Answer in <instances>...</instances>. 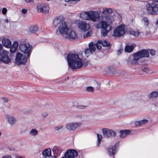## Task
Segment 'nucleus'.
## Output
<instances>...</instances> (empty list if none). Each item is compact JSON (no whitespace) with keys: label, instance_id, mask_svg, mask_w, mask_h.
Masks as SVG:
<instances>
[{"label":"nucleus","instance_id":"obj_1","mask_svg":"<svg viewBox=\"0 0 158 158\" xmlns=\"http://www.w3.org/2000/svg\"><path fill=\"white\" fill-rule=\"evenodd\" d=\"M67 59L69 66L72 69H79L83 65L82 59L77 54L69 53L67 56Z\"/></svg>","mask_w":158,"mask_h":158},{"label":"nucleus","instance_id":"obj_2","mask_svg":"<svg viewBox=\"0 0 158 158\" xmlns=\"http://www.w3.org/2000/svg\"><path fill=\"white\" fill-rule=\"evenodd\" d=\"M52 26L54 28H56L58 26L57 33H59L64 36L69 28L68 27L66 22L61 20V17L60 16L56 17L54 19Z\"/></svg>","mask_w":158,"mask_h":158},{"label":"nucleus","instance_id":"obj_3","mask_svg":"<svg viewBox=\"0 0 158 158\" xmlns=\"http://www.w3.org/2000/svg\"><path fill=\"white\" fill-rule=\"evenodd\" d=\"M113 12L111 8L104 7L103 8L102 13V20H105L109 23H112L114 20V17L109 15Z\"/></svg>","mask_w":158,"mask_h":158},{"label":"nucleus","instance_id":"obj_4","mask_svg":"<svg viewBox=\"0 0 158 158\" xmlns=\"http://www.w3.org/2000/svg\"><path fill=\"white\" fill-rule=\"evenodd\" d=\"M148 13L151 15L158 14V7L157 6L156 2L152 1L148 2L146 6Z\"/></svg>","mask_w":158,"mask_h":158},{"label":"nucleus","instance_id":"obj_5","mask_svg":"<svg viewBox=\"0 0 158 158\" xmlns=\"http://www.w3.org/2000/svg\"><path fill=\"white\" fill-rule=\"evenodd\" d=\"M126 32L125 26L124 24H122L117 27L114 30V35L115 36L120 37L124 35Z\"/></svg>","mask_w":158,"mask_h":158},{"label":"nucleus","instance_id":"obj_6","mask_svg":"<svg viewBox=\"0 0 158 158\" xmlns=\"http://www.w3.org/2000/svg\"><path fill=\"white\" fill-rule=\"evenodd\" d=\"M31 48L32 46L28 43L23 44L19 45V49L20 51L27 54L28 57L31 54Z\"/></svg>","mask_w":158,"mask_h":158},{"label":"nucleus","instance_id":"obj_7","mask_svg":"<svg viewBox=\"0 0 158 158\" xmlns=\"http://www.w3.org/2000/svg\"><path fill=\"white\" fill-rule=\"evenodd\" d=\"M82 125V123L81 122H71L67 123L65 125V127L69 131H73L81 127Z\"/></svg>","mask_w":158,"mask_h":158},{"label":"nucleus","instance_id":"obj_8","mask_svg":"<svg viewBox=\"0 0 158 158\" xmlns=\"http://www.w3.org/2000/svg\"><path fill=\"white\" fill-rule=\"evenodd\" d=\"M133 56L135 59L139 60L143 57H148L149 52L145 49H143L134 53Z\"/></svg>","mask_w":158,"mask_h":158},{"label":"nucleus","instance_id":"obj_9","mask_svg":"<svg viewBox=\"0 0 158 158\" xmlns=\"http://www.w3.org/2000/svg\"><path fill=\"white\" fill-rule=\"evenodd\" d=\"M8 52L6 51L3 50L0 52V59L1 61L6 64L10 63L11 61V59L8 56Z\"/></svg>","mask_w":158,"mask_h":158},{"label":"nucleus","instance_id":"obj_10","mask_svg":"<svg viewBox=\"0 0 158 158\" xmlns=\"http://www.w3.org/2000/svg\"><path fill=\"white\" fill-rule=\"evenodd\" d=\"M103 135L104 137L109 138L114 137L116 135V133L113 130L106 128H103L102 130Z\"/></svg>","mask_w":158,"mask_h":158},{"label":"nucleus","instance_id":"obj_11","mask_svg":"<svg viewBox=\"0 0 158 158\" xmlns=\"http://www.w3.org/2000/svg\"><path fill=\"white\" fill-rule=\"evenodd\" d=\"M89 20L95 22L98 21L100 18L99 13L97 12L92 10L89 11Z\"/></svg>","mask_w":158,"mask_h":158},{"label":"nucleus","instance_id":"obj_12","mask_svg":"<svg viewBox=\"0 0 158 158\" xmlns=\"http://www.w3.org/2000/svg\"><path fill=\"white\" fill-rule=\"evenodd\" d=\"M15 63L17 65L23 64L27 62L26 56L20 53H17L15 58Z\"/></svg>","mask_w":158,"mask_h":158},{"label":"nucleus","instance_id":"obj_13","mask_svg":"<svg viewBox=\"0 0 158 158\" xmlns=\"http://www.w3.org/2000/svg\"><path fill=\"white\" fill-rule=\"evenodd\" d=\"M78 155L77 152L74 149H69L60 158H74Z\"/></svg>","mask_w":158,"mask_h":158},{"label":"nucleus","instance_id":"obj_14","mask_svg":"<svg viewBox=\"0 0 158 158\" xmlns=\"http://www.w3.org/2000/svg\"><path fill=\"white\" fill-rule=\"evenodd\" d=\"M64 36L69 39H75L77 38V35L74 30L69 28Z\"/></svg>","mask_w":158,"mask_h":158},{"label":"nucleus","instance_id":"obj_15","mask_svg":"<svg viewBox=\"0 0 158 158\" xmlns=\"http://www.w3.org/2000/svg\"><path fill=\"white\" fill-rule=\"evenodd\" d=\"M37 10L38 12L45 13L48 12L49 10V7L46 4L39 3L37 5Z\"/></svg>","mask_w":158,"mask_h":158},{"label":"nucleus","instance_id":"obj_16","mask_svg":"<svg viewBox=\"0 0 158 158\" xmlns=\"http://www.w3.org/2000/svg\"><path fill=\"white\" fill-rule=\"evenodd\" d=\"M77 26L79 28L83 31H88L90 28L89 24L83 21H81L77 24Z\"/></svg>","mask_w":158,"mask_h":158},{"label":"nucleus","instance_id":"obj_17","mask_svg":"<svg viewBox=\"0 0 158 158\" xmlns=\"http://www.w3.org/2000/svg\"><path fill=\"white\" fill-rule=\"evenodd\" d=\"M41 158H56V156H52L51 149L48 148L44 150L42 152Z\"/></svg>","mask_w":158,"mask_h":158},{"label":"nucleus","instance_id":"obj_18","mask_svg":"<svg viewBox=\"0 0 158 158\" xmlns=\"http://www.w3.org/2000/svg\"><path fill=\"white\" fill-rule=\"evenodd\" d=\"M107 23H108L109 24H110L106 20H103L98 23L96 25V27L97 28H107L108 29H109V28H111V27L109 25H108L107 24Z\"/></svg>","mask_w":158,"mask_h":158},{"label":"nucleus","instance_id":"obj_19","mask_svg":"<svg viewBox=\"0 0 158 158\" xmlns=\"http://www.w3.org/2000/svg\"><path fill=\"white\" fill-rule=\"evenodd\" d=\"M101 45L103 47H109L110 44V43L107 42L106 40L102 41L100 40H98L97 43L95 44V46L99 49H101L102 48Z\"/></svg>","mask_w":158,"mask_h":158},{"label":"nucleus","instance_id":"obj_20","mask_svg":"<svg viewBox=\"0 0 158 158\" xmlns=\"http://www.w3.org/2000/svg\"><path fill=\"white\" fill-rule=\"evenodd\" d=\"M3 46L7 48H10L12 45V42L10 40L7 38H4L2 40Z\"/></svg>","mask_w":158,"mask_h":158},{"label":"nucleus","instance_id":"obj_21","mask_svg":"<svg viewBox=\"0 0 158 158\" xmlns=\"http://www.w3.org/2000/svg\"><path fill=\"white\" fill-rule=\"evenodd\" d=\"M6 119L8 123L10 125H14L17 122L15 118L12 115H7L6 117Z\"/></svg>","mask_w":158,"mask_h":158},{"label":"nucleus","instance_id":"obj_22","mask_svg":"<svg viewBox=\"0 0 158 158\" xmlns=\"http://www.w3.org/2000/svg\"><path fill=\"white\" fill-rule=\"evenodd\" d=\"M52 150L53 152L54 156H56V158L57 156H60L62 152L61 148L56 146H54L53 147Z\"/></svg>","mask_w":158,"mask_h":158},{"label":"nucleus","instance_id":"obj_23","mask_svg":"<svg viewBox=\"0 0 158 158\" xmlns=\"http://www.w3.org/2000/svg\"><path fill=\"white\" fill-rule=\"evenodd\" d=\"M38 27L36 25H31L28 28V30L29 32L32 34L35 33L38 30Z\"/></svg>","mask_w":158,"mask_h":158},{"label":"nucleus","instance_id":"obj_24","mask_svg":"<svg viewBox=\"0 0 158 158\" xmlns=\"http://www.w3.org/2000/svg\"><path fill=\"white\" fill-rule=\"evenodd\" d=\"M89 11H82L80 13V18L83 20H89Z\"/></svg>","mask_w":158,"mask_h":158},{"label":"nucleus","instance_id":"obj_25","mask_svg":"<svg viewBox=\"0 0 158 158\" xmlns=\"http://www.w3.org/2000/svg\"><path fill=\"white\" fill-rule=\"evenodd\" d=\"M119 136L121 138H124L126 137L128 135L130 134L131 132L128 130H121L119 131Z\"/></svg>","mask_w":158,"mask_h":158},{"label":"nucleus","instance_id":"obj_26","mask_svg":"<svg viewBox=\"0 0 158 158\" xmlns=\"http://www.w3.org/2000/svg\"><path fill=\"white\" fill-rule=\"evenodd\" d=\"M18 46V43L17 41H15L12 45L10 48V51L11 53H13L15 52L17 50Z\"/></svg>","mask_w":158,"mask_h":158},{"label":"nucleus","instance_id":"obj_27","mask_svg":"<svg viewBox=\"0 0 158 158\" xmlns=\"http://www.w3.org/2000/svg\"><path fill=\"white\" fill-rule=\"evenodd\" d=\"M148 97L149 98H156L158 97V92L157 91H152L148 95Z\"/></svg>","mask_w":158,"mask_h":158},{"label":"nucleus","instance_id":"obj_28","mask_svg":"<svg viewBox=\"0 0 158 158\" xmlns=\"http://www.w3.org/2000/svg\"><path fill=\"white\" fill-rule=\"evenodd\" d=\"M115 147L111 146L108 149V152L110 156H113L115 153Z\"/></svg>","mask_w":158,"mask_h":158},{"label":"nucleus","instance_id":"obj_29","mask_svg":"<svg viewBox=\"0 0 158 158\" xmlns=\"http://www.w3.org/2000/svg\"><path fill=\"white\" fill-rule=\"evenodd\" d=\"M111 28H109V29L107 28L102 29L101 30V34L103 36H106L108 32L111 30Z\"/></svg>","mask_w":158,"mask_h":158},{"label":"nucleus","instance_id":"obj_30","mask_svg":"<svg viewBox=\"0 0 158 158\" xmlns=\"http://www.w3.org/2000/svg\"><path fill=\"white\" fill-rule=\"evenodd\" d=\"M148 121L147 119H143L139 121L135 122V124L136 126L141 125L147 123Z\"/></svg>","mask_w":158,"mask_h":158},{"label":"nucleus","instance_id":"obj_31","mask_svg":"<svg viewBox=\"0 0 158 158\" xmlns=\"http://www.w3.org/2000/svg\"><path fill=\"white\" fill-rule=\"evenodd\" d=\"M30 135L32 136H36L38 134V131L35 129H32L29 131Z\"/></svg>","mask_w":158,"mask_h":158},{"label":"nucleus","instance_id":"obj_32","mask_svg":"<svg viewBox=\"0 0 158 158\" xmlns=\"http://www.w3.org/2000/svg\"><path fill=\"white\" fill-rule=\"evenodd\" d=\"M129 33L135 37L138 36L139 34V32L137 30L134 31L133 30H131L129 31Z\"/></svg>","mask_w":158,"mask_h":158},{"label":"nucleus","instance_id":"obj_33","mask_svg":"<svg viewBox=\"0 0 158 158\" xmlns=\"http://www.w3.org/2000/svg\"><path fill=\"white\" fill-rule=\"evenodd\" d=\"M134 47L132 45H128L125 47V50L126 52H132L134 49Z\"/></svg>","mask_w":158,"mask_h":158},{"label":"nucleus","instance_id":"obj_34","mask_svg":"<svg viewBox=\"0 0 158 158\" xmlns=\"http://www.w3.org/2000/svg\"><path fill=\"white\" fill-rule=\"evenodd\" d=\"M89 47L91 51L93 52H94L96 49V47H97L94 44L93 42H90L89 44Z\"/></svg>","mask_w":158,"mask_h":158},{"label":"nucleus","instance_id":"obj_35","mask_svg":"<svg viewBox=\"0 0 158 158\" xmlns=\"http://www.w3.org/2000/svg\"><path fill=\"white\" fill-rule=\"evenodd\" d=\"M97 137L98 139L97 145L99 146L100 144L102 139V136L101 134H97Z\"/></svg>","mask_w":158,"mask_h":158},{"label":"nucleus","instance_id":"obj_36","mask_svg":"<svg viewBox=\"0 0 158 158\" xmlns=\"http://www.w3.org/2000/svg\"><path fill=\"white\" fill-rule=\"evenodd\" d=\"M86 107V106H84L80 105H77L76 106L77 108L80 110H84Z\"/></svg>","mask_w":158,"mask_h":158},{"label":"nucleus","instance_id":"obj_37","mask_svg":"<svg viewBox=\"0 0 158 158\" xmlns=\"http://www.w3.org/2000/svg\"><path fill=\"white\" fill-rule=\"evenodd\" d=\"M92 53V52L91 51L89 48H87L85 50V53L87 56H88L89 55L91 54Z\"/></svg>","mask_w":158,"mask_h":158},{"label":"nucleus","instance_id":"obj_38","mask_svg":"<svg viewBox=\"0 0 158 158\" xmlns=\"http://www.w3.org/2000/svg\"><path fill=\"white\" fill-rule=\"evenodd\" d=\"M143 21L144 22V24L146 26H148L149 24L148 20V18H144L142 19Z\"/></svg>","mask_w":158,"mask_h":158},{"label":"nucleus","instance_id":"obj_39","mask_svg":"<svg viewBox=\"0 0 158 158\" xmlns=\"http://www.w3.org/2000/svg\"><path fill=\"white\" fill-rule=\"evenodd\" d=\"M63 127V126L62 125H60L57 126H56L54 127V129L55 130L58 131L60 129H62Z\"/></svg>","mask_w":158,"mask_h":158},{"label":"nucleus","instance_id":"obj_40","mask_svg":"<svg viewBox=\"0 0 158 158\" xmlns=\"http://www.w3.org/2000/svg\"><path fill=\"white\" fill-rule=\"evenodd\" d=\"M86 90L89 92H92L93 91L94 88L92 86H88L86 88Z\"/></svg>","mask_w":158,"mask_h":158},{"label":"nucleus","instance_id":"obj_41","mask_svg":"<svg viewBox=\"0 0 158 158\" xmlns=\"http://www.w3.org/2000/svg\"><path fill=\"white\" fill-rule=\"evenodd\" d=\"M1 99L5 103H6L8 101V99L7 98L5 97H2Z\"/></svg>","mask_w":158,"mask_h":158},{"label":"nucleus","instance_id":"obj_42","mask_svg":"<svg viewBox=\"0 0 158 158\" xmlns=\"http://www.w3.org/2000/svg\"><path fill=\"white\" fill-rule=\"evenodd\" d=\"M149 52L153 56L155 55V51L153 49H151L149 50Z\"/></svg>","mask_w":158,"mask_h":158},{"label":"nucleus","instance_id":"obj_43","mask_svg":"<svg viewBox=\"0 0 158 158\" xmlns=\"http://www.w3.org/2000/svg\"><path fill=\"white\" fill-rule=\"evenodd\" d=\"M91 34V32L90 31H88L86 34L85 35V37H87L90 36Z\"/></svg>","mask_w":158,"mask_h":158},{"label":"nucleus","instance_id":"obj_44","mask_svg":"<svg viewBox=\"0 0 158 158\" xmlns=\"http://www.w3.org/2000/svg\"><path fill=\"white\" fill-rule=\"evenodd\" d=\"M7 11V9L5 8H3L2 10V13L3 14L5 15Z\"/></svg>","mask_w":158,"mask_h":158},{"label":"nucleus","instance_id":"obj_45","mask_svg":"<svg viewBox=\"0 0 158 158\" xmlns=\"http://www.w3.org/2000/svg\"><path fill=\"white\" fill-rule=\"evenodd\" d=\"M136 60L134 58V59H133V60L131 62L132 64H136L137 62V60Z\"/></svg>","mask_w":158,"mask_h":158},{"label":"nucleus","instance_id":"obj_46","mask_svg":"<svg viewBox=\"0 0 158 158\" xmlns=\"http://www.w3.org/2000/svg\"><path fill=\"white\" fill-rule=\"evenodd\" d=\"M115 16H116L118 18H121L122 16L120 14H118L117 13H116L115 14Z\"/></svg>","mask_w":158,"mask_h":158},{"label":"nucleus","instance_id":"obj_47","mask_svg":"<svg viewBox=\"0 0 158 158\" xmlns=\"http://www.w3.org/2000/svg\"><path fill=\"white\" fill-rule=\"evenodd\" d=\"M27 10L25 9H23L22 10V12L23 14H25L27 12Z\"/></svg>","mask_w":158,"mask_h":158},{"label":"nucleus","instance_id":"obj_48","mask_svg":"<svg viewBox=\"0 0 158 158\" xmlns=\"http://www.w3.org/2000/svg\"><path fill=\"white\" fill-rule=\"evenodd\" d=\"M4 157L5 158H11V156L9 155H6Z\"/></svg>","mask_w":158,"mask_h":158},{"label":"nucleus","instance_id":"obj_49","mask_svg":"<svg viewBox=\"0 0 158 158\" xmlns=\"http://www.w3.org/2000/svg\"><path fill=\"white\" fill-rule=\"evenodd\" d=\"M122 49H119L117 51L118 54H119L121 53V52H122Z\"/></svg>","mask_w":158,"mask_h":158},{"label":"nucleus","instance_id":"obj_50","mask_svg":"<svg viewBox=\"0 0 158 158\" xmlns=\"http://www.w3.org/2000/svg\"><path fill=\"white\" fill-rule=\"evenodd\" d=\"M26 2L27 3H29L30 2H32L33 0H25Z\"/></svg>","mask_w":158,"mask_h":158},{"label":"nucleus","instance_id":"obj_51","mask_svg":"<svg viewBox=\"0 0 158 158\" xmlns=\"http://www.w3.org/2000/svg\"><path fill=\"white\" fill-rule=\"evenodd\" d=\"M42 115L44 116H46L48 115V114L47 113L43 114Z\"/></svg>","mask_w":158,"mask_h":158},{"label":"nucleus","instance_id":"obj_52","mask_svg":"<svg viewBox=\"0 0 158 158\" xmlns=\"http://www.w3.org/2000/svg\"><path fill=\"white\" fill-rule=\"evenodd\" d=\"M16 158H25V157H23L22 156H16Z\"/></svg>","mask_w":158,"mask_h":158},{"label":"nucleus","instance_id":"obj_53","mask_svg":"<svg viewBox=\"0 0 158 158\" xmlns=\"http://www.w3.org/2000/svg\"><path fill=\"white\" fill-rule=\"evenodd\" d=\"M80 0H72V1L74 2H78Z\"/></svg>","mask_w":158,"mask_h":158},{"label":"nucleus","instance_id":"obj_54","mask_svg":"<svg viewBox=\"0 0 158 158\" xmlns=\"http://www.w3.org/2000/svg\"><path fill=\"white\" fill-rule=\"evenodd\" d=\"M5 22L7 23H8V19H6L5 20Z\"/></svg>","mask_w":158,"mask_h":158},{"label":"nucleus","instance_id":"obj_55","mask_svg":"<svg viewBox=\"0 0 158 158\" xmlns=\"http://www.w3.org/2000/svg\"><path fill=\"white\" fill-rule=\"evenodd\" d=\"M9 150H10L12 151H13L14 150V148L10 149Z\"/></svg>","mask_w":158,"mask_h":158},{"label":"nucleus","instance_id":"obj_56","mask_svg":"<svg viewBox=\"0 0 158 158\" xmlns=\"http://www.w3.org/2000/svg\"><path fill=\"white\" fill-rule=\"evenodd\" d=\"M65 2H68L70 1V0H65Z\"/></svg>","mask_w":158,"mask_h":158},{"label":"nucleus","instance_id":"obj_57","mask_svg":"<svg viewBox=\"0 0 158 158\" xmlns=\"http://www.w3.org/2000/svg\"><path fill=\"white\" fill-rule=\"evenodd\" d=\"M154 105L156 106H157L158 105V104L157 103H156L155 104H154Z\"/></svg>","mask_w":158,"mask_h":158},{"label":"nucleus","instance_id":"obj_58","mask_svg":"<svg viewBox=\"0 0 158 158\" xmlns=\"http://www.w3.org/2000/svg\"><path fill=\"white\" fill-rule=\"evenodd\" d=\"M156 25L158 27V20L157 21V22Z\"/></svg>","mask_w":158,"mask_h":158},{"label":"nucleus","instance_id":"obj_59","mask_svg":"<svg viewBox=\"0 0 158 158\" xmlns=\"http://www.w3.org/2000/svg\"><path fill=\"white\" fill-rule=\"evenodd\" d=\"M1 134H2V133L1 132H0V137L1 136Z\"/></svg>","mask_w":158,"mask_h":158}]
</instances>
